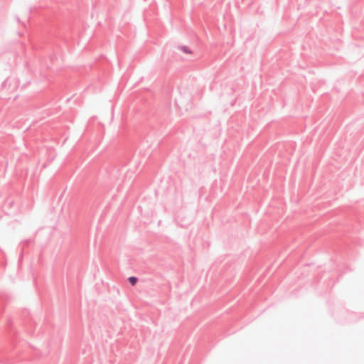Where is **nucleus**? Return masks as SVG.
<instances>
[{"label":"nucleus","instance_id":"nucleus-1","mask_svg":"<svg viewBox=\"0 0 364 364\" xmlns=\"http://www.w3.org/2000/svg\"><path fill=\"white\" fill-rule=\"evenodd\" d=\"M178 48L182 50L183 53H187V54H191L192 53V51L191 50V49L188 47V46H178Z\"/></svg>","mask_w":364,"mask_h":364},{"label":"nucleus","instance_id":"nucleus-2","mask_svg":"<svg viewBox=\"0 0 364 364\" xmlns=\"http://www.w3.org/2000/svg\"><path fill=\"white\" fill-rule=\"evenodd\" d=\"M128 281L131 285L134 286L138 282V278L136 277L132 276L128 278Z\"/></svg>","mask_w":364,"mask_h":364},{"label":"nucleus","instance_id":"nucleus-3","mask_svg":"<svg viewBox=\"0 0 364 364\" xmlns=\"http://www.w3.org/2000/svg\"><path fill=\"white\" fill-rule=\"evenodd\" d=\"M16 19L18 22H21L20 18L18 17H16Z\"/></svg>","mask_w":364,"mask_h":364}]
</instances>
